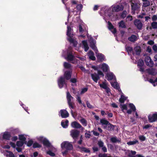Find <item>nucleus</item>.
<instances>
[{
	"mask_svg": "<svg viewBox=\"0 0 157 157\" xmlns=\"http://www.w3.org/2000/svg\"><path fill=\"white\" fill-rule=\"evenodd\" d=\"M72 75V71H66L64 74L63 77L60 76L58 80V84L59 87L62 88L63 87L65 84V79L68 80L71 78Z\"/></svg>",
	"mask_w": 157,
	"mask_h": 157,
	"instance_id": "nucleus-1",
	"label": "nucleus"
},
{
	"mask_svg": "<svg viewBox=\"0 0 157 157\" xmlns=\"http://www.w3.org/2000/svg\"><path fill=\"white\" fill-rule=\"evenodd\" d=\"M67 28V35L68 37L67 38V40L70 44H73V46L76 47L77 44V42L73 38L74 34L71 33L72 29L71 27L70 26H68Z\"/></svg>",
	"mask_w": 157,
	"mask_h": 157,
	"instance_id": "nucleus-2",
	"label": "nucleus"
},
{
	"mask_svg": "<svg viewBox=\"0 0 157 157\" xmlns=\"http://www.w3.org/2000/svg\"><path fill=\"white\" fill-rule=\"evenodd\" d=\"M108 78L109 80H111L110 82L111 86L115 89L118 90L119 91H120L119 84L116 82V78L112 73L109 72Z\"/></svg>",
	"mask_w": 157,
	"mask_h": 157,
	"instance_id": "nucleus-3",
	"label": "nucleus"
},
{
	"mask_svg": "<svg viewBox=\"0 0 157 157\" xmlns=\"http://www.w3.org/2000/svg\"><path fill=\"white\" fill-rule=\"evenodd\" d=\"M100 14L103 17L106 23H108V7L105 6L102 8L100 11Z\"/></svg>",
	"mask_w": 157,
	"mask_h": 157,
	"instance_id": "nucleus-4",
	"label": "nucleus"
},
{
	"mask_svg": "<svg viewBox=\"0 0 157 157\" xmlns=\"http://www.w3.org/2000/svg\"><path fill=\"white\" fill-rule=\"evenodd\" d=\"M61 147L62 149L65 148L67 150H71L73 148L71 143L68 141H64L61 144Z\"/></svg>",
	"mask_w": 157,
	"mask_h": 157,
	"instance_id": "nucleus-5",
	"label": "nucleus"
},
{
	"mask_svg": "<svg viewBox=\"0 0 157 157\" xmlns=\"http://www.w3.org/2000/svg\"><path fill=\"white\" fill-rule=\"evenodd\" d=\"M145 61L147 66L151 67H152L153 66L154 64V62L150 56H146Z\"/></svg>",
	"mask_w": 157,
	"mask_h": 157,
	"instance_id": "nucleus-6",
	"label": "nucleus"
},
{
	"mask_svg": "<svg viewBox=\"0 0 157 157\" xmlns=\"http://www.w3.org/2000/svg\"><path fill=\"white\" fill-rule=\"evenodd\" d=\"M131 6L132 11L133 13H135V10L139 9L140 7V5L138 2H132L131 3Z\"/></svg>",
	"mask_w": 157,
	"mask_h": 157,
	"instance_id": "nucleus-7",
	"label": "nucleus"
},
{
	"mask_svg": "<svg viewBox=\"0 0 157 157\" xmlns=\"http://www.w3.org/2000/svg\"><path fill=\"white\" fill-rule=\"evenodd\" d=\"M96 43V41L92 39L91 40H90V47L94 51L95 53H97L98 51L95 45Z\"/></svg>",
	"mask_w": 157,
	"mask_h": 157,
	"instance_id": "nucleus-8",
	"label": "nucleus"
},
{
	"mask_svg": "<svg viewBox=\"0 0 157 157\" xmlns=\"http://www.w3.org/2000/svg\"><path fill=\"white\" fill-rule=\"evenodd\" d=\"M74 56L72 51H68L67 52V57L65 59L68 61H72L74 60Z\"/></svg>",
	"mask_w": 157,
	"mask_h": 157,
	"instance_id": "nucleus-9",
	"label": "nucleus"
},
{
	"mask_svg": "<svg viewBox=\"0 0 157 157\" xmlns=\"http://www.w3.org/2000/svg\"><path fill=\"white\" fill-rule=\"evenodd\" d=\"M80 132L77 130L73 129L71 131V135L74 139H76L79 136Z\"/></svg>",
	"mask_w": 157,
	"mask_h": 157,
	"instance_id": "nucleus-10",
	"label": "nucleus"
},
{
	"mask_svg": "<svg viewBox=\"0 0 157 157\" xmlns=\"http://www.w3.org/2000/svg\"><path fill=\"white\" fill-rule=\"evenodd\" d=\"M148 120L150 122L157 121V113H155L152 115H149L148 116Z\"/></svg>",
	"mask_w": 157,
	"mask_h": 157,
	"instance_id": "nucleus-11",
	"label": "nucleus"
},
{
	"mask_svg": "<svg viewBox=\"0 0 157 157\" xmlns=\"http://www.w3.org/2000/svg\"><path fill=\"white\" fill-rule=\"evenodd\" d=\"M71 126L72 127L75 128H81L82 130H83L84 128L79 123L75 121L72 122Z\"/></svg>",
	"mask_w": 157,
	"mask_h": 157,
	"instance_id": "nucleus-12",
	"label": "nucleus"
},
{
	"mask_svg": "<svg viewBox=\"0 0 157 157\" xmlns=\"http://www.w3.org/2000/svg\"><path fill=\"white\" fill-rule=\"evenodd\" d=\"M134 24L139 29H141L143 26V24L141 21L138 19H136L134 21Z\"/></svg>",
	"mask_w": 157,
	"mask_h": 157,
	"instance_id": "nucleus-13",
	"label": "nucleus"
},
{
	"mask_svg": "<svg viewBox=\"0 0 157 157\" xmlns=\"http://www.w3.org/2000/svg\"><path fill=\"white\" fill-rule=\"evenodd\" d=\"M60 112V115L63 118H66L69 116V113L65 109L61 110Z\"/></svg>",
	"mask_w": 157,
	"mask_h": 157,
	"instance_id": "nucleus-14",
	"label": "nucleus"
},
{
	"mask_svg": "<svg viewBox=\"0 0 157 157\" xmlns=\"http://www.w3.org/2000/svg\"><path fill=\"white\" fill-rule=\"evenodd\" d=\"M91 76L92 80L95 82L97 83L98 80L100 79V77L98 76V75L94 73V74H91Z\"/></svg>",
	"mask_w": 157,
	"mask_h": 157,
	"instance_id": "nucleus-15",
	"label": "nucleus"
},
{
	"mask_svg": "<svg viewBox=\"0 0 157 157\" xmlns=\"http://www.w3.org/2000/svg\"><path fill=\"white\" fill-rule=\"evenodd\" d=\"M96 54L98 62H102L104 60L105 57L103 54L100 53H97Z\"/></svg>",
	"mask_w": 157,
	"mask_h": 157,
	"instance_id": "nucleus-16",
	"label": "nucleus"
},
{
	"mask_svg": "<svg viewBox=\"0 0 157 157\" xmlns=\"http://www.w3.org/2000/svg\"><path fill=\"white\" fill-rule=\"evenodd\" d=\"M141 51L140 48L139 46L136 47L132 51V54H136L137 55H139L140 54Z\"/></svg>",
	"mask_w": 157,
	"mask_h": 157,
	"instance_id": "nucleus-17",
	"label": "nucleus"
},
{
	"mask_svg": "<svg viewBox=\"0 0 157 157\" xmlns=\"http://www.w3.org/2000/svg\"><path fill=\"white\" fill-rule=\"evenodd\" d=\"M123 9V6L121 5H116L114 6L113 8V11L118 12L121 10H122Z\"/></svg>",
	"mask_w": 157,
	"mask_h": 157,
	"instance_id": "nucleus-18",
	"label": "nucleus"
},
{
	"mask_svg": "<svg viewBox=\"0 0 157 157\" xmlns=\"http://www.w3.org/2000/svg\"><path fill=\"white\" fill-rule=\"evenodd\" d=\"M11 137V135L8 132H5L2 136L3 139L7 140H9Z\"/></svg>",
	"mask_w": 157,
	"mask_h": 157,
	"instance_id": "nucleus-19",
	"label": "nucleus"
},
{
	"mask_svg": "<svg viewBox=\"0 0 157 157\" xmlns=\"http://www.w3.org/2000/svg\"><path fill=\"white\" fill-rule=\"evenodd\" d=\"M109 29L111 32L114 35L116 32V28H114V26L109 22Z\"/></svg>",
	"mask_w": 157,
	"mask_h": 157,
	"instance_id": "nucleus-20",
	"label": "nucleus"
},
{
	"mask_svg": "<svg viewBox=\"0 0 157 157\" xmlns=\"http://www.w3.org/2000/svg\"><path fill=\"white\" fill-rule=\"evenodd\" d=\"M88 56L89 59L92 60H95L96 58L94 56V52L91 50H90L89 52Z\"/></svg>",
	"mask_w": 157,
	"mask_h": 157,
	"instance_id": "nucleus-21",
	"label": "nucleus"
},
{
	"mask_svg": "<svg viewBox=\"0 0 157 157\" xmlns=\"http://www.w3.org/2000/svg\"><path fill=\"white\" fill-rule=\"evenodd\" d=\"M44 145L47 147H50L51 145V143L46 138H44L42 141Z\"/></svg>",
	"mask_w": 157,
	"mask_h": 157,
	"instance_id": "nucleus-22",
	"label": "nucleus"
},
{
	"mask_svg": "<svg viewBox=\"0 0 157 157\" xmlns=\"http://www.w3.org/2000/svg\"><path fill=\"white\" fill-rule=\"evenodd\" d=\"M136 152L135 151L128 150L126 152V154L128 157H132V155H135L136 154Z\"/></svg>",
	"mask_w": 157,
	"mask_h": 157,
	"instance_id": "nucleus-23",
	"label": "nucleus"
},
{
	"mask_svg": "<svg viewBox=\"0 0 157 157\" xmlns=\"http://www.w3.org/2000/svg\"><path fill=\"white\" fill-rule=\"evenodd\" d=\"M82 43L83 45L85 51V52H87L89 48L87 41L86 40H83L82 41Z\"/></svg>",
	"mask_w": 157,
	"mask_h": 157,
	"instance_id": "nucleus-24",
	"label": "nucleus"
},
{
	"mask_svg": "<svg viewBox=\"0 0 157 157\" xmlns=\"http://www.w3.org/2000/svg\"><path fill=\"white\" fill-rule=\"evenodd\" d=\"M100 86L101 88L105 89L106 92L107 94H108V87L105 82H103L102 84H100Z\"/></svg>",
	"mask_w": 157,
	"mask_h": 157,
	"instance_id": "nucleus-25",
	"label": "nucleus"
},
{
	"mask_svg": "<svg viewBox=\"0 0 157 157\" xmlns=\"http://www.w3.org/2000/svg\"><path fill=\"white\" fill-rule=\"evenodd\" d=\"M101 68L103 72H107L108 70V66L107 64L103 63L101 65Z\"/></svg>",
	"mask_w": 157,
	"mask_h": 157,
	"instance_id": "nucleus-26",
	"label": "nucleus"
},
{
	"mask_svg": "<svg viewBox=\"0 0 157 157\" xmlns=\"http://www.w3.org/2000/svg\"><path fill=\"white\" fill-rule=\"evenodd\" d=\"M155 69L153 68L147 70V72L149 74L153 75H155L156 74V73L155 71Z\"/></svg>",
	"mask_w": 157,
	"mask_h": 157,
	"instance_id": "nucleus-27",
	"label": "nucleus"
},
{
	"mask_svg": "<svg viewBox=\"0 0 157 157\" xmlns=\"http://www.w3.org/2000/svg\"><path fill=\"white\" fill-rule=\"evenodd\" d=\"M68 121L67 120H66L65 122L63 121H61V125L63 128H67L68 126Z\"/></svg>",
	"mask_w": 157,
	"mask_h": 157,
	"instance_id": "nucleus-28",
	"label": "nucleus"
},
{
	"mask_svg": "<svg viewBox=\"0 0 157 157\" xmlns=\"http://www.w3.org/2000/svg\"><path fill=\"white\" fill-rule=\"evenodd\" d=\"M79 148L82 152H84L86 153H88L90 152V151L89 148H87L85 147H79Z\"/></svg>",
	"mask_w": 157,
	"mask_h": 157,
	"instance_id": "nucleus-29",
	"label": "nucleus"
},
{
	"mask_svg": "<svg viewBox=\"0 0 157 157\" xmlns=\"http://www.w3.org/2000/svg\"><path fill=\"white\" fill-rule=\"evenodd\" d=\"M118 25L120 28H126L125 23L123 21H121L119 23Z\"/></svg>",
	"mask_w": 157,
	"mask_h": 157,
	"instance_id": "nucleus-30",
	"label": "nucleus"
},
{
	"mask_svg": "<svg viewBox=\"0 0 157 157\" xmlns=\"http://www.w3.org/2000/svg\"><path fill=\"white\" fill-rule=\"evenodd\" d=\"M136 38L137 37L135 35H132L128 38V39L129 41L134 42L136 40Z\"/></svg>",
	"mask_w": 157,
	"mask_h": 157,
	"instance_id": "nucleus-31",
	"label": "nucleus"
},
{
	"mask_svg": "<svg viewBox=\"0 0 157 157\" xmlns=\"http://www.w3.org/2000/svg\"><path fill=\"white\" fill-rule=\"evenodd\" d=\"M151 27L150 28L151 29H157V22L153 21L151 23Z\"/></svg>",
	"mask_w": 157,
	"mask_h": 157,
	"instance_id": "nucleus-32",
	"label": "nucleus"
},
{
	"mask_svg": "<svg viewBox=\"0 0 157 157\" xmlns=\"http://www.w3.org/2000/svg\"><path fill=\"white\" fill-rule=\"evenodd\" d=\"M26 141H25V142H23V141H17L16 143V145L18 147H21L23 146L24 144H26Z\"/></svg>",
	"mask_w": 157,
	"mask_h": 157,
	"instance_id": "nucleus-33",
	"label": "nucleus"
},
{
	"mask_svg": "<svg viewBox=\"0 0 157 157\" xmlns=\"http://www.w3.org/2000/svg\"><path fill=\"white\" fill-rule=\"evenodd\" d=\"M137 143H139L138 141L136 140H135L133 141L128 142L127 143V144L128 145H132L135 144Z\"/></svg>",
	"mask_w": 157,
	"mask_h": 157,
	"instance_id": "nucleus-34",
	"label": "nucleus"
},
{
	"mask_svg": "<svg viewBox=\"0 0 157 157\" xmlns=\"http://www.w3.org/2000/svg\"><path fill=\"white\" fill-rule=\"evenodd\" d=\"M19 139L20 141H23V142H25V141H26V138L24 135H19Z\"/></svg>",
	"mask_w": 157,
	"mask_h": 157,
	"instance_id": "nucleus-35",
	"label": "nucleus"
},
{
	"mask_svg": "<svg viewBox=\"0 0 157 157\" xmlns=\"http://www.w3.org/2000/svg\"><path fill=\"white\" fill-rule=\"evenodd\" d=\"M63 66L66 69H70L71 68V64L67 62H64L63 63Z\"/></svg>",
	"mask_w": 157,
	"mask_h": 157,
	"instance_id": "nucleus-36",
	"label": "nucleus"
},
{
	"mask_svg": "<svg viewBox=\"0 0 157 157\" xmlns=\"http://www.w3.org/2000/svg\"><path fill=\"white\" fill-rule=\"evenodd\" d=\"M67 102L69 106L71 109H74L75 103L73 102H71V101H67Z\"/></svg>",
	"mask_w": 157,
	"mask_h": 157,
	"instance_id": "nucleus-37",
	"label": "nucleus"
},
{
	"mask_svg": "<svg viewBox=\"0 0 157 157\" xmlns=\"http://www.w3.org/2000/svg\"><path fill=\"white\" fill-rule=\"evenodd\" d=\"M33 147L34 148H40L41 147V145L37 142H35L33 144Z\"/></svg>",
	"mask_w": 157,
	"mask_h": 157,
	"instance_id": "nucleus-38",
	"label": "nucleus"
},
{
	"mask_svg": "<svg viewBox=\"0 0 157 157\" xmlns=\"http://www.w3.org/2000/svg\"><path fill=\"white\" fill-rule=\"evenodd\" d=\"M67 101H71V99H73V98L69 92H68L67 94Z\"/></svg>",
	"mask_w": 157,
	"mask_h": 157,
	"instance_id": "nucleus-39",
	"label": "nucleus"
},
{
	"mask_svg": "<svg viewBox=\"0 0 157 157\" xmlns=\"http://www.w3.org/2000/svg\"><path fill=\"white\" fill-rule=\"evenodd\" d=\"M80 121L83 126H86L87 125V121L84 118H82L80 120Z\"/></svg>",
	"mask_w": 157,
	"mask_h": 157,
	"instance_id": "nucleus-40",
	"label": "nucleus"
},
{
	"mask_svg": "<svg viewBox=\"0 0 157 157\" xmlns=\"http://www.w3.org/2000/svg\"><path fill=\"white\" fill-rule=\"evenodd\" d=\"M100 122L103 125H106L108 124V121L105 120L104 119H101L100 120Z\"/></svg>",
	"mask_w": 157,
	"mask_h": 157,
	"instance_id": "nucleus-41",
	"label": "nucleus"
},
{
	"mask_svg": "<svg viewBox=\"0 0 157 157\" xmlns=\"http://www.w3.org/2000/svg\"><path fill=\"white\" fill-rule=\"evenodd\" d=\"M126 99V98H125L124 96L122 95L121 96V97L119 99V101L121 103H123L124 101Z\"/></svg>",
	"mask_w": 157,
	"mask_h": 157,
	"instance_id": "nucleus-42",
	"label": "nucleus"
},
{
	"mask_svg": "<svg viewBox=\"0 0 157 157\" xmlns=\"http://www.w3.org/2000/svg\"><path fill=\"white\" fill-rule=\"evenodd\" d=\"M143 2V6L144 7H147L150 5V2L149 1Z\"/></svg>",
	"mask_w": 157,
	"mask_h": 157,
	"instance_id": "nucleus-43",
	"label": "nucleus"
},
{
	"mask_svg": "<svg viewBox=\"0 0 157 157\" xmlns=\"http://www.w3.org/2000/svg\"><path fill=\"white\" fill-rule=\"evenodd\" d=\"M126 49L128 53H132V51H133L132 48L130 47L127 46L126 47Z\"/></svg>",
	"mask_w": 157,
	"mask_h": 157,
	"instance_id": "nucleus-44",
	"label": "nucleus"
},
{
	"mask_svg": "<svg viewBox=\"0 0 157 157\" xmlns=\"http://www.w3.org/2000/svg\"><path fill=\"white\" fill-rule=\"evenodd\" d=\"M47 153L52 157H54L55 155V154L50 150L48 151Z\"/></svg>",
	"mask_w": 157,
	"mask_h": 157,
	"instance_id": "nucleus-45",
	"label": "nucleus"
},
{
	"mask_svg": "<svg viewBox=\"0 0 157 157\" xmlns=\"http://www.w3.org/2000/svg\"><path fill=\"white\" fill-rule=\"evenodd\" d=\"M144 62L142 59H139L138 62V65L141 67L144 65Z\"/></svg>",
	"mask_w": 157,
	"mask_h": 157,
	"instance_id": "nucleus-46",
	"label": "nucleus"
},
{
	"mask_svg": "<svg viewBox=\"0 0 157 157\" xmlns=\"http://www.w3.org/2000/svg\"><path fill=\"white\" fill-rule=\"evenodd\" d=\"M33 144V140H30L28 141L27 143V146L29 147H30Z\"/></svg>",
	"mask_w": 157,
	"mask_h": 157,
	"instance_id": "nucleus-47",
	"label": "nucleus"
},
{
	"mask_svg": "<svg viewBox=\"0 0 157 157\" xmlns=\"http://www.w3.org/2000/svg\"><path fill=\"white\" fill-rule=\"evenodd\" d=\"M88 88H82V90L80 92V94H84L87 91Z\"/></svg>",
	"mask_w": 157,
	"mask_h": 157,
	"instance_id": "nucleus-48",
	"label": "nucleus"
},
{
	"mask_svg": "<svg viewBox=\"0 0 157 157\" xmlns=\"http://www.w3.org/2000/svg\"><path fill=\"white\" fill-rule=\"evenodd\" d=\"M129 106L131 109L133 111H135L136 110L135 106L132 104H130Z\"/></svg>",
	"mask_w": 157,
	"mask_h": 157,
	"instance_id": "nucleus-49",
	"label": "nucleus"
},
{
	"mask_svg": "<svg viewBox=\"0 0 157 157\" xmlns=\"http://www.w3.org/2000/svg\"><path fill=\"white\" fill-rule=\"evenodd\" d=\"M7 152L9 153L8 155H7V156H8L9 157H15V155L11 151H8Z\"/></svg>",
	"mask_w": 157,
	"mask_h": 157,
	"instance_id": "nucleus-50",
	"label": "nucleus"
},
{
	"mask_svg": "<svg viewBox=\"0 0 157 157\" xmlns=\"http://www.w3.org/2000/svg\"><path fill=\"white\" fill-rule=\"evenodd\" d=\"M111 141L113 143L119 141L117 140L116 137H113L111 139Z\"/></svg>",
	"mask_w": 157,
	"mask_h": 157,
	"instance_id": "nucleus-51",
	"label": "nucleus"
},
{
	"mask_svg": "<svg viewBox=\"0 0 157 157\" xmlns=\"http://www.w3.org/2000/svg\"><path fill=\"white\" fill-rule=\"evenodd\" d=\"M82 8V5L81 4H78L77 5L76 8L78 10H81Z\"/></svg>",
	"mask_w": 157,
	"mask_h": 157,
	"instance_id": "nucleus-52",
	"label": "nucleus"
},
{
	"mask_svg": "<svg viewBox=\"0 0 157 157\" xmlns=\"http://www.w3.org/2000/svg\"><path fill=\"white\" fill-rule=\"evenodd\" d=\"M139 139L141 141H144L146 140V137L142 135L139 136Z\"/></svg>",
	"mask_w": 157,
	"mask_h": 157,
	"instance_id": "nucleus-53",
	"label": "nucleus"
},
{
	"mask_svg": "<svg viewBox=\"0 0 157 157\" xmlns=\"http://www.w3.org/2000/svg\"><path fill=\"white\" fill-rule=\"evenodd\" d=\"M114 127V126L109 123V130H113Z\"/></svg>",
	"mask_w": 157,
	"mask_h": 157,
	"instance_id": "nucleus-54",
	"label": "nucleus"
},
{
	"mask_svg": "<svg viewBox=\"0 0 157 157\" xmlns=\"http://www.w3.org/2000/svg\"><path fill=\"white\" fill-rule=\"evenodd\" d=\"M71 113L72 116L75 118L77 116V113L76 112H73L72 110H71Z\"/></svg>",
	"mask_w": 157,
	"mask_h": 157,
	"instance_id": "nucleus-55",
	"label": "nucleus"
},
{
	"mask_svg": "<svg viewBox=\"0 0 157 157\" xmlns=\"http://www.w3.org/2000/svg\"><path fill=\"white\" fill-rule=\"evenodd\" d=\"M127 14V12L126 11H124L121 14V17L123 18H124L126 16Z\"/></svg>",
	"mask_w": 157,
	"mask_h": 157,
	"instance_id": "nucleus-56",
	"label": "nucleus"
},
{
	"mask_svg": "<svg viewBox=\"0 0 157 157\" xmlns=\"http://www.w3.org/2000/svg\"><path fill=\"white\" fill-rule=\"evenodd\" d=\"M77 100L78 102L79 103V104H82V101L81 99V98L78 95L76 97Z\"/></svg>",
	"mask_w": 157,
	"mask_h": 157,
	"instance_id": "nucleus-57",
	"label": "nucleus"
},
{
	"mask_svg": "<svg viewBox=\"0 0 157 157\" xmlns=\"http://www.w3.org/2000/svg\"><path fill=\"white\" fill-rule=\"evenodd\" d=\"M98 144L100 147H103L104 146V143L102 141H100L98 142Z\"/></svg>",
	"mask_w": 157,
	"mask_h": 157,
	"instance_id": "nucleus-58",
	"label": "nucleus"
},
{
	"mask_svg": "<svg viewBox=\"0 0 157 157\" xmlns=\"http://www.w3.org/2000/svg\"><path fill=\"white\" fill-rule=\"evenodd\" d=\"M98 76H101L102 77H103L104 76V74L100 70L98 71Z\"/></svg>",
	"mask_w": 157,
	"mask_h": 157,
	"instance_id": "nucleus-59",
	"label": "nucleus"
},
{
	"mask_svg": "<svg viewBox=\"0 0 157 157\" xmlns=\"http://www.w3.org/2000/svg\"><path fill=\"white\" fill-rule=\"evenodd\" d=\"M86 105L87 107L89 108L92 109L93 108V106H92L88 101L86 102Z\"/></svg>",
	"mask_w": 157,
	"mask_h": 157,
	"instance_id": "nucleus-60",
	"label": "nucleus"
},
{
	"mask_svg": "<svg viewBox=\"0 0 157 157\" xmlns=\"http://www.w3.org/2000/svg\"><path fill=\"white\" fill-rule=\"evenodd\" d=\"M152 21H155L157 20V14L156 15H153L152 17Z\"/></svg>",
	"mask_w": 157,
	"mask_h": 157,
	"instance_id": "nucleus-61",
	"label": "nucleus"
},
{
	"mask_svg": "<svg viewBox=\"0 0 157 157\" xmlns=\"http://www.w3.org/2000/svg\"><path fill=\"white\" fill-rule=\"evenodd\" d=\"M70 82L73 83H75L77 82V79L75 78H72L70 79Z\"/></svg>",
	"mask_w": 157,
	"mask_h": 157,
	"instance_id": "nucleus-62",
	"label": "nucleus"
},
{
	"mask_svg": "<svg viewBox=\"0 0 157 157\" xmlns=\"http://www.w3.org/2000/svg\"><path fill=\"white\" fill-rule=\"evenodd\" d=\"M99 157H107V155L105 154H102L101 153H99L98 155Z\"/></svg>",
	"mask_w": 157,
	"mask_h": 157,
	"instance_id": "nucleus-63",
	"label": "nucleus"
},
{
	"mask_svg": "<svg viewBox=\"0 0 157 157\" xmlns=\"http://www.w3.org/2000/svg\"><path fill=\"white\" fill-rule=\"evenodd\" d=\"M152 48L153 50L155 52H157V46L155 44L153 45L152 47Z\"/></svg>",
	"mask_w": 157,
	"mask_h": 157,
	"instance_id": "nucleus-64",
	"label": "nucleus"
}]
</instances>
